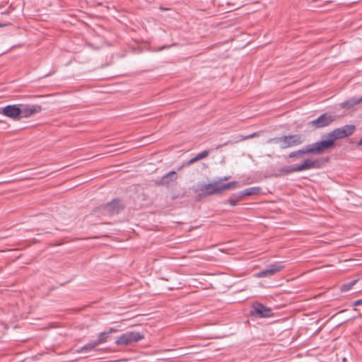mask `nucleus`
I'll use <instances>...</instances> for the list:
<instances>
[{
    "label": "nucleus",
    "instance_id": "11",
    "mask_svg": "<svg viewBox=\"0 0 362 362\" xmlns=\"http://www.w3.org/2000/svg\"><path fill=\"white\" fill-rule=\"evenodd\" d=\"M252 308L255 315L259 317H269L272 316V310L259 303H255Z\"/></svg>",
    "mask_w": 362,
    "mask_h": 362
},
{
    "label": "nucleus",
    "instance_id": "20",
    "mask_svg": "<svg viewBox=\"0 0 362 362\" xmlns=\"http://www.w3.org/2000/svg\"><path fill=\"white\" fill-rule=\"evenodd\" d=\"M204 158V151L199 152L196 156L192 158L189 159L186 165H189L192 163H194V162L202 160Z\"/></svg>",
    "mask_w": 362,
    "mask_h": 362
},
{
    "label": "nucleus",
    "instance_id": "29",
    "mask_svg": "<svg viewBox=\"0 0 362 362\" xmlns=\"http://www.w3.org/2000/svg\"><path fill=\"white\" fill-rule=\"evenodd\" d=\"M220 250H221V252H225V251H226L227 250H226V249H223H223H220Z\"/></svg>",
    "mask_w": 362,
    "mask_h": 362
},
{
    "label": "nucleus",
    "instance_id": "10",
    "mask_svg": "<svg viewBox=\"0 0 362 362\" xmlns=\"http://www.w3.org/2000/svg\"><path fill=\"white\" fill-rule=\"evenodd\" d=\"M284 268V266L279 262L274 263L267 266L264 269L257 273L255 276L257 278L268 277L274 275L276 272L281 271Z\"/></svg>",
    "mask_w": 362,
    "mask_h": 362
},
{
    "label": "nucleus",
    "instance_id": "13",
    "mask_svg": "<svg viewBox=\"0 0 362 362\" xmlns=\"http://www.w3.org/2000/svg\"><path fill=\"white\" fill-rule=\"evenodd\" d=\"M261 189L259 187H252L247 188L244 190L239 192L240 197L243 198L245 196H250L257 194L260 192Z\"/></svg>",
    "mask_w": 362,
    "mask_h": 362
},
{
    "label": "nucleus",
    "instance_id": "7",
    "mask_svg": "<svg viewBox=\"0 0 362 362\" xmlns=\"http://www.w3.org/2000/svg\"><path fill=\"white\" fill-rule=\"evenodd\" d=\"M0 113L13 120H19L21 119L20 104L8 105L1 107Z\"/></svg>",
    "mask_w": 362,
    "mask_h": 362
},
{
    "label": "nucleus",
    "instance_id": "31",
    "mask_svg": "<svg viewBox=\"0 0 362 362\" xmlns=\"http://www.w3.org/2000/svg\"><path fill=\"white\" fill-rule=\"evenodd\" d=\"M227 179H228V177H225L223 178V180H227Z\"/></svg>",
    "mask_w": 362,
    "mask_h": 362
},
{
    "label": "nucleus",
    "instance_id": "12",
    "mask_svg": "<svg viewBox=\"0 0 362 362\" xmlns=\"http://www.w3.org/2000/svg\"><path fill=\"white\" fill-rule=\"evenodd\" d=\"M318 166V162L316 160H313L310 159L305 160L301 164L297 165V170L298 171H303L306 170H310L313 168H315Z\"/></svg>",
    "mask_w": 362,
    "mask_h": 362
},
{
    "label": "nucleus",
    "instance_id": "4",
    "mask_svg": "<svg viewBox=\"0 0 362 362\" xmlns=\"http://www.w3.org/2000/svg\"><path fill=\"white\" fill-rule=\"evenodd\" d=\"M237 185V182H230L228 183L223 184L220 182H214L213 183L205 185V194L216 193L223 189L234 188Z\"/></svg>",
    "mask_w": 362,
    "mask_h": 362
},
{
    "label": "nucleus",
    "instance_id": "17",
    "mask_svg": "<svg viewBox=\"0 0 362 362\" xmlns=\"http://www.w3.org/2000/svg\"><path fill=\"white\" fill-rule=\"evenodd\" d=\"M177 177V173L175 171H171L163 177L162 182L168 184L170 182L175 180Z\"/></svg>",
    "mask_w": 362,
    "mask_h": 362
},
{
    "label": "nucleus",
    "instance_id": "16",
    "mask_svg": "<svg viewBox=\"0 0 362 362\" xmlns=\"http://www.w3.org/2000/svg\"><path fill=\"white\" fill-rule=\"evenodd\" d=\"M97 344H95V341H91L83 346L81 347L80 349H78L76 350V352L79 353H88L91 351H93L95 346H97Z\"/></svg>",
    "mask_w": 362,
    "mask_h": 362
},
{
    "label": "nucleus",
    "instance_id": "15",
    "mask_svg": "<svg viewBox=\"0 0 362 362\" xmlns=\"http://www.w3.org/2000/svg\"><path fill=\"white\" fill-rule=\"evenodd\" d=\"M309 150H310V147H309V145H308L307 146H305V148H303L302 149L290 153V154L288 155V157L289 158H300V157L303 156L304 154L310 153V151H309Z\"/></svg>",
    "mask_w": 362,
    "mask_h": 362
},
{
    "label": "nucleus",
    "instance_id": "26",
    "mask_svg": "<svg viewBox=\"0 0 362 362\" xmlns=\"http://www.w3.org/2000/svg\"><path fill=\"white\" fill-rule=\"evenodd\" d=\"M170 46H171V45H169V46H163V47H159V48H158V49H154V51H161V50H163V49H165V48H168V47H170Z\"/></svg>",
    "mask_w": 362,
    "mask_h": 362
},
{
    "label": "nucleus",
    "instance_id": "27",
    "mask_svg": "<svg viewBox=\"0 0 362 362\" xmlns=\"http://www.w3.org/2000/svg\"><path fill=\"white\" fill-rule=\"evenodd\" d=\"M116 330L114 329V328H110V331L108 332L111 333V332H115Z\"/></svg>",
    "mask_w": 362,
    "mask_h": 362
},
{
    "label": "nucleus",
    "instance_id": "23",
    "mask_svg": "<svg viewBox=\"0 0 362 362\" xmlns=\"http://www.w3.org/2000/svg\"><path fill=\"white\" fill-rule=\"evenodd\" d=\"M286 172L291 173L293 172H299L298 170H297V165H292L289 166L286 169Z\"/></svg>",
    "mask_w": 362,
    "mask_h": 362
},
{
    "label": "nucleus",
    "instance_id": "22",
    "mask_svg": "<svg viewBox=\"0 0 362 362\" xmlns=\"http://www.w3.org/2000/svg\"><path fill=\"white\" fill-rule=\"evenodd\" d=\"M282 136L281 137H275V138H272V139H270L267 141V143H272V144H279V146H281V145L282 144Z\"/></svg>",
    "mask_w": 362,
    "mask_h": 362
},
{
    "label": "nucleus",
    "instance_id": "19",
    "mask_svg": "<svg viewBox=\"0 0 362 362\" xmlns=\"http://www.w3.org/2000/svg\"><path fill=\"white\" fill-rule=\"evenodd\" d=\"M242 199L239 192L233 194L228 199V202L231 206H235L237 203Z\"/></svg>",
    "mask_w": 362,
    "mask_h": 362
},
{
    "label": "nucleus",
    "instance_id": "14",
    "mask_svg": "<svg viewBox=\"0 0 362 362\" xmlns=\"http://www.w3.org/2000/svg\"><path fill=\"white\" fill-rule=\"evenodd\" d=\"M361 102H362V97L358 99L351 98L346 101L340 103V107L341 108L349 109Z\"/></svg>",
    "mask_w": 362,
    "mask_h": 362
},
{
    "label": "nucleus",
    "instance_id": "2",
    "mask_svg": "<svg viewBox=\"0 0 362 362\" xmlns=\"http://www.w3.org/2000/svg\"><path fill=\"white\" fill-rule=\"evenodd\" d=\"M354 129L355 127L354 125L347 124L334 129L333 131L329 132L327 135L334 144L336 140L346 137L352 134L354 132Z\"/></svg>",
    "mask_w": 362,
    "mask_h": 362
},
{
    "label": "nucleus",
    "instance_id": "30",
    "mask_svg": "<svg viewBox=\"0 0 362 362\" xmlns=\"http://www.w3.org/2000/svg\"><path fill=\"white\" fill-rule=\"evenodd\" d=\"M206 156H207V152H206V151H205L204 156H205V157H206Z\"/></svg>",
    "mask_w": 362,
    "mask_h": 362
},
{
    "label": "nucleus",
    "instance_id": "8",
    "mask_svg": "<svg viewBox=\"0 0 362 362\" xmlns=\"http://www.w3.org/2000/svg\"><path fill=\"white\" fill-rule=\"evenodd\" d=\"M335 119V115L329 113H325L315 119L312 120L310 124L315 128H322L330 124Z\"/></svg>",
    "mask_w": 362,
    "mask_h": 362
},
{
    "label": "nucleus",
    "instance_id": "5",
    "mask_svg": "<svg viewBox=\"0 0 362 362\" xmlns=\"http://www.w3.org/2000/svg\"><path fill=\"white\" fill-rule=\"evenodd\" d=\"M282 139L281 148H287L303 144L305 141V137L300 134H293L282 136Z\"/></svg>",
    "mask_w": 362,
    "mask_h": 362
},
{
    "label": "nucleus",
    "instance_id": "1",
    "mask_svg": "<svg viewBox=\"0 0 362 362\" xmlns=\"http://www.w3.org/2000/svg\"><path fill=\"white\" fill-rule=\"evenodd\" d=\"M144 337V335L139 332H127L117 337L115 344L118 346H128L140 341Z\"/></svg>",
    "mask_w": 362,
    "mask_h": 362
},
{
    "label": "nucleus",
    "instance_id": "18",
    "mask_svg": "<svg viewBox=\"0 0 362 362\" xmlns=\"http://www.w3.org/2000/svg\"><path fill=\"white\" fill-rule=\"evenodd\" d=\"M110 332H102L98 335V339L95 341V344L98 346L107 341Z\"/></svg>",
    "mask_w": 362,
    "mask_h": 362
},
{
    "label": "nucleus",
    "instance_id": "28",
    "mask_svg": "<svg viewBox=\"0 0 362 362\" xmlns=\"http://www.w3.org/2000/svg\"><path fill=\"white\" fill-rule=\"evenodd\" d=\"M358 146H362V138L360 139V141L358 143Z\"/></svg>",
    "mask_w": 362,
    "mask_h": 362
},
{
    "label": "nucleus",
    "instance_id": "24",
    "mask_svg": "<svg viewBox=\"0 0 362 362\" xmlns=\"http://www.w3.org/2000/svg\"><path fill=\"white\" fill-rule=\"evenodd\" d=\"M257 136V133H254V134H249V135L243 137L242 139H251V138L255 137Z\"/></svg>",
    "mask_w": 362,
    "mask_h": 362
},
{
    "label": "nucleus",
    "instance_id": "3",
    "mask_svg": "<svg viewBox=\"0 0 362 362\" xmlns=\"http://www.w3.org/2000/svg\"><path fill=\"white\" fill-rule=\"evenodd\" d=\"M325 136L326 139L309 145L310 153L320 154L334 146V144L328 135Z\"/></svg>",
    "mask_w": 362,
    "mask_h": 362
},
{
    "label": "nucleus",
    "instance_id": "25",
    "mask_svg": "<svg viewBox=\"0 0 362 362\" xmlns=\"http://www.w3.org/2000/svg\"><path fill=\"white\" fill-rule=\"evenodd\" d=\"M354 305L356 306L362 305V299L357 300L354 302Z\"/></svg>",
    "mask_w": 362,
    "mask_h": 362
},
{
    "label": "nucleus",
    "instance_id": "21",
    "mask_svg": "<svg viewBox=\"0 0 362 362\" xmlns=\"http://www.w3.org/2000/svg\"><path fill=\"white\" fill-rule=\"evenodd\" d=\"M356 280H354L351 282L343 284L341 286V291L342 292H346V291H349L352 288V286L356 284Z\"/></svg>",
    "mask_w": 362,
    "mask_h": 362
},
{
    "label": "nucleus",
    "instance_id": "6",
    "mask_svg": "<svg viewBox=\"0 0 362 362\" xmlns=\"http://www.w3.org/2000/svg\"><path fill=\"white\" fill-rule=\"evenodd\" d=\"M124 209V204L119 199H114L102 206L103 213L106 215H115L120 213Z\"/></svg>",
    "mask_w": 362,
    "mask_h": 362
},
{
    "label": "nucleus",
    "instance_id": "9",
    "mask_svg": "<svg viewBox=\"0 0 362 362\" xmlns=\"http://www.w3.org/2000/svg\"><path fill=\"white\" fill-rule=\"evenodd\" d=\"M21 119L28 118L39 113L42 107L39 105L20 104Z\"/></svg>",
    "mask_w": 362,
    "mask_h": 362
}]
</instances>
